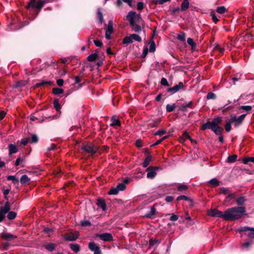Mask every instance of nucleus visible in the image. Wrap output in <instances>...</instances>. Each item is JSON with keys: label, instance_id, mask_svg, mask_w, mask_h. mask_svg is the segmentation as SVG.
<instances>
[{"label": "nucleus", "instance_id": "obj_56", "mask_svg": "<svg viewBox=\"0 0 254 254\" xmlns=\"http://www.w3.org/2000/svg\"><path fill=\"white\" fill-rule=\"evenodd\" d=\"M208 99H213L215 98V95L212 92H209L207 95Z\"/></svg>", "mask_w": 254, "mask_h": 254}, {"label": "nucleus", "instance_id": "obj_48", "mask_svg": "<svg viewBox=\"0 0 254 254\" xmlns=\"http://www.w3.org/2000/svg\"><path fill=\"white\" fill-rule=\"evenodd\" d=\"M158 125V122L157 121H152L150 123H149L148 125V128H152L154 127H157Z\"/></svg>", "mask_w": 254, "mask_h": 254}, {"label": "nucleus", "instance_id": "obj_30", "mask_svg": "<svg viewBox=\"0 0 254 254\" xmlns=\"http://www.w3.org/2000/svg\"><path fill=\"white\" fill-rule=\"evenodd\" d=\"M8 181H12L13 184H16L19 183V180L15 176H8L7 178Z\"/></svg>", "mask_w": 254, "mask_h": 254}, {"label": "nucleus", "instance_id": "obj_23", "mask_svg": "<svg viewBox=\"0 0 254 254\" xmlns=\"http://www.w3.org/2000/svg\"><path fill=\"white\" fill-rule=\"evenodd\" d=\"M44 247L48 251L51 252L55 249L56 245L53 243H49L44 246Z\"/></svg>", "mask_w": 254, "mask_h": 254}, {"label": "nucleus", "instance_id": "obj_61", "mask_svg": "<svg viewBox=\"0 0 254 254\" xmlns=\"http://www.w3.org/2000/svg\"><path fill=\"white\" fill-rule=\"evenodd\" d=\"M38 137L37 136L35 135V134H33L31 136V142L32 143H36L38 141Z\"/></svg>", "mask_w": 254, "mask_h": 254}, {"label": "nucleus", "instance_id": "obj_41", "mask_svg": "<svg viewBox=\"0 0 254 254\" xmlns=\"http://www.w3.org/2000/svg\"><path fill=\"white\" fill-rule=\"evenodd\" d=\"M80 225L82 227H89L91 226V223L88 220L81 221Z\"/></svg>", "mask_w": 254, "mask_h": 254}, {"label": "nucleus", "instance_id": "obj_38", "mask_svg": "<svg viewBox=\"0 0 254 254\" xmlns=\"http://www.w3.org/2000/svg\"><path fill=\"white\" fill-rule=\"evenodd\" d=\"M131 37L132 38V41L133 40L136 41L138 42H141V38L137 34H131Z\"/></svg>", "mask_w": 254, "mask_h": 254}, {"label": "nucleus", "instance_id": "obj_59", "mask_svg": "<svg viewBox=\"0 0 254 254\" xmlns=\"http://www.w3.org/2000/svg\"><path fill=\"white\" fill-rule=\"evenodd\" d=\"M161 84L164 86H168V82L165 78H162L161 80Z\"/></svg>", "mask_w": 254, "mask_h": 254}, {"label": "nucleus", "instance_id": "obj_14", "mask_svg": "<svg viewBox=\"0 0 254 254\" xmlns=\"http://www.w3.org/2000/svg\"><path fill=\"white\" fill-rule=\"evenodd\" d=\"M184 87V84L182 82H180L178 84L174 86V87L169 88L168 91L171 92L172 94L178 92L180 89Z\"/></svg>", "mask_w": 254, "mask_h": 254}, {"label": "nucleus", "instance_id": "obj_20", "mask_svg": "<svg viewBox=\"0 0 254 254\" xmlns=\"http://www.w3.org/2000/svg\"><path fill=\"white\" fill-rule=\"evenodd\" d=\"M30 181V178L26 175H23L21 177L20 183L22 185H25L28 183Z\"/></svg>", "mask_w": 254, "mask_h": 254}, {"label": "nucleus", "instance_id": "obj_36", "mask_svg": "<svg viewBox=\"0 0 254 254\" xmlns=\"http://www.w3.org/2000/svg\"><path fill=\"white\" fill-rule=\"evenodd\" d=\"M53 104H54V107L56 109V110L59 112L61 109V106L59 104V100L58 99H55L54 100V102H53Z\"/></svg>", "mask_w": 254, "mask_h": 254}, {"label": "nucleus", "instance_id": "obj_63", "mask_svg": "<svg viewBox=\"0 0 254 254\" xmlns=\"http://www.w3.org/2000/svg\"><path fill=\"white\" fill-rule=\"evenodd\" d=\"M220 192H221V193H222L224 194H226L228 192V190L227 189H226L224 187H222L220 188Z\"/></svg>", "mask_w": 254, "mask_h": 254}, {"label": "nucleus", "instance_id": "obj_1", "mask_svg": "<svg viewBox=\"0 0 254 254\" xmlns=\"http://www.w3.org/2000/svg\"><path fill=\"white\" fill-rule=\"evenodd\" d=\"M246 212L242 206H235L227 209L224 213L218 209H213L208 211L207 214L211 217L223 218L226 221H235L240 219Z\"/></svg>", "mask_w": 254, "mask_h": 254}, {"label": "nucleus", "instance_id": "obj_53", "mask_svg": "<svg viewBox=\"0 0 254 254\" xmlns=\"http://www.w3.org/2000/svg\"><path fill=\"white\" fill-rule=\"evenodd\" d=\"M214 50L215 51H218L219 53L222 54L224 51V49L222 48H221L220 46H219L218 45H216L215 48H214Z\"/></svg>", "mask_w": 254, "mask_h": 254}, {"label": "nucleus", "instance_id": "obj_9", "mask_svg": "<svg viewBox=\"0 0 254 254\" xmlns=\"http://www.w3.org/2000/svg\"><path fill=\"white\" fill-rule=\"evenodd\" d=\"M158 169L159 168L157 167L149 166L146 169L147 178L151 179H154L157 175L156 170Z\"/></svg>", "mask_w": 254, "mask_h": 254}, {"label": "nucleus", "instance_id": "obj_60", "mask_svg": "<svg viewBox=\"0 0 254 254\" xmlns=\"http://www.w3.org/2000/svg\"><path fill=\"white\" fill-rule=\"evenodd\" d=\"M5 213L0 210V222H1L5 218Z\"/></svg>", "mask_w": 254, "mask_h": 254}, {"label": "nucleus", "instance_id": "obj_15", "mask_svg": "<svg viewBox=\"0 0 254 254\" xmlns=\"http://www.w3.org/2000/svg\"><path fill=\"white\" fill-rule=\"evenodd\" d=\"M156 212V209H155V207L153 206L151 207L150 211L149 212L145 214L143 217L144 218L152 219V218H154V216L155 215Z\"/></svg>", "mask_w": 254, "mask_h": 254}, {"label": "nucleus", "instance_id": "obj_29", "mask_svg": "<svg viewBox=\"0 0 254 254\" xmlns=\"http://www.w3.org/2000/svg\"><path fill=\"white\" fill-rule=\"evenodd\" d=\"M132 42V38L131 35L126 36L123 39V43L124 44H128Z\"/></svg>", "mask_w": 254, "mask_h": 254}, {"label": "nucleus", "instance_id": "obj_28", "mask_svg": "<svg viewBox=\"0 0 254 254\" xmlns=\"http://www.w3.org/2000/svg\"><path fill=\"white\" fill-rule=\"evenodd\" d=\"M246 200V199L245 198V197L241 196L236 199V202L238 205L242 206Z\"/></svg>", "mask_w": 254, "mask_h": 254}, {"label": "nucleus", "instance_id": "obj_2", "mask_svg": "<svg viewBox=\"0 0 254 254\" xmlns=\"http://www.w3.org/2000/svg\"><path fill=\"white\" fill-rule=\"evenodd\" d=\"M127 18L135 32H138L141 31V26L135 23L136 20L141 19L139 15L136 14L134 12H129L127 16Z\"/></svg>", "mask_w": 254, "mask_h": 254}, {"label": "nucleus", "instance_id": "obj_32", "mask_svg": "<svg viewBox=\"0 0 254 254\" xmlns=\"http://www.w3.org/2000/svg\"><path fill=\"white\" fill-rule=\"evenodd\" d=\"M98 58V55L96 54H92L90 55L87 57V60L90 62L95 61Z\"/></svg>", "mask_w": 254, "mask_h": 254}, {"label": "nucleus", "instance_id": "obj_4", "mask_svg": "<svg viewBox=\"0 0 254 254\" xmlns=\"http://www.w3.org/2000/svg\"><path fill=\"white\" fill-rule=\"evenodd\" d=\"M221 122L222 118L220 117H217L214 119L212 122H210V129L217 135L221 134L223 130V128L219 126Z\"/></svg>", "mask_w": 254, "mask_h": 254}, {"label": "nucleus", "instance_id": "obj_22", "mask_svg": "<svg viewBox=\"0 0 254 254\" xmlns=\"http://www.w3.org/2000/svg\"><path fill=\"white\" fill-rule=\"evenodd\" d=\"M190 2L189 0H184L182 3L181 8L182 11L186 10L189 7Z\"/></svg>", "mask_w": 254, "mask_h": 254}, {"label": "nucleus", "instance_id": "obj_3", "mask_svg": "<svg viewBox=\"0 0 254 254\" xmlns=\"http://www.w3.org/2000/svg\"><path fill=\"white\" fill-rule=\"evenodd\" d=\"M52 0H31L27 5V8L29 10L35 9L37 13L43 6L44 3Z\"/></svg>", "mask_w": 254, "mask_h": 254}, {"label": "nucleus", "instance_id": "obj_54", "mask_svg": "<svg viewBox=\"0 0 254 254\" xmlns=\"http://www.w3.org/2000/svg\"><path fill=\"white\" fill-rule=\"evenodd\" d=\"M29 141V139L28 138H23L21 141L20 143L23 145H26L28 142Z\"/></svg>", "mask_w": 254, "mask_h": 254}, {"label": "nucleus", "instance_id": "obj_62", "mask_svg": "<svg viewBox=\"0 0 254 254\" xmlns=\"http://www.w3.org/2000/svg\"><path fill=\"white\" fill-rule=\"evenodd\" d=\"M151 160H144V161L142 163L143 167L144 168L147 167Z\"/></svg>", "mask_w": 254, "mask_h": 254}, {"label": "nucleus", "instance_id": "obj_39", "mask_svg": "<svg viewBox=\"0 0 254 254\" xmlns=\"http://www.w3.org/2000/svg\"><path fill=\"white\" fill-rule=\"evenodd\" d=\"M52 82L50 81H43L42 82H40L39 83H38L36 84V87H38L41 86H43L44 85H51Z\"/></svg>", "mask_w": 254, "mask_h": 254}, {"label": "nucleus", "instance_id": "obj_47", "mask_svg": "<svg viewBox=\"0 0 254 254\" xmlns=\"http://www.w3.org/2000/svg\"><path fill=\"white\" fill-rule=\"evenodd\" d=\"M117 188H118V190H124L126 189V186L124 183H121L118 185Z\"/></svg>", "mask_w": 254, "mask_h": 254}, {"label": "nucleus", "instance_id": "obj_27", "mask_svg": "<svg viewBox=\"0 0 254 254\" xmlns=\"http://www.w3.org/2000/svg\"><path fill=\"white\" fill-rule=\"evenodd\" d=\"M176 105L175 104H168L166 106V111L167 112H171L173 111L176 108Z\"/></svg>", "mask_w": 254, "mask_h": 254}, {"label": "nucleus", "instance_id": "obj_50", "mask_svg": "<svg viewBox=\"0 0 254 254\" xmlns=\"http://www.w3.org/2000/svg\"><path fill=\"white\" fill-rule=\"evenodd\" d=\"M210 122H208L206 123L203 124L201 127V129L202 130H205L207 128L210 129Z\"/></svg>", "mask_w": 254, "mask_h": 254}, {"label": "nucleus", "instance_id": "obj_37", "mask_svg": "<svg viewBox=\"0 0 254 254\" xmlns=\"http://www.w3.org/2000/svg\"><path fill=\"white\" fill-rule=\"evenodd\" d=\"M236 196V194L235 193H229V194L226 197L225 201H230L231 199L235 198Z\"/></svg>", "mask_w": 254, "mask_h": 254}, {"label": "nucleus", "instance_id": "obj_45", "mask_svg": "<svg viewBox=\"0 0 254 254\" xmlns=\"http://www.w3.org/2000/svg\"><path fill=\"white\" fill-rule=\"evenodd\" d=\"M231 124H234V123L231 122V119H230V121L229 122H227L225 126V130L226 131L229 132L231 130Z\"/></svg>", "mask_w": 254, "mask_h": 254}, {"label": "nucleus", "instance_id": "obj_43", "mask_svg": "<svg viewBox=\"0 0 254 254\" xmlns=\"http://www.w3.org/2000/svg\"><path fill=\"white\" fill-rule=\"evenodd\" d=\"M226 11V9L223 6L218 7L216 9V11L220 14H223Z\"/></svg>", "mask_w": 254, "mask_h": 254}, {"label": "nucleus", "instance_id": "obj_57", "mask_svg": "<svg viewBox=\"0 0 254 254\" xmlns=\"http://www.w3.org/2000/svg\"><path fill=\"white\" fill-rule=\"evenodd\" d=\"M179 218V217L177 215L173 214L172 216L170 218V220L172 221H176Z\"/></svg>", "mask_w": 254, "mask_h": 254}, {"label": "nucleus", "instance_id": "obj_64", "mask_svg": "<svg viewBox=\"0 0 254 254\" xmlns=\"http://www.w3.org/2000/svg\"><path fill=\"white\" fill-rule=\"evenodd\" d=\"M137 8L138 10H142L143 8V4L141 2H139L137 5Z\"/></svg>", "mask_w": 254, "mask_h": 254}, {"label": "nucleus", "instance_id": "obj_18", "mask_svg": "<svg viewBox=\"0 0 254 254\" xmlns=\"http://www.w3.org/2000/svg\"><path fill=\"white\" fill-rule=\"evenodd\" d=\"M9 154H12L17 152V148L15 144H10L8 145Z\"/></svg>", "mask_w": 254, "mask_h": 254}, {"label": "nucleus", "instance_id": "obj_33", "mask_svg": "<svg viewBox=\"0 0 254 254\" xmlns=\"http://www.w3.org/2000/svg\"><path fill=\"white\" fill-rule=\"evenodd\" d=\"M177 38L180 41H185L186 40V34L184 32H181L178 35Z\"/></svg>", "mask_w": 254, "mask_h": 254}, {"label": "nucleus", "instance_id": "obj_52", "mask_svg": "<svg viewBox=\"0 0 254 254\" xmlns=\"http://www.w3.org/2000/svg\"><path fill=\"white\" fill-rule=\"evenodd\" d=\"M211 16L212 17V19L215 23L217 22L218 21V18L216 17L215 13L214 11H212L211 13Z\"/></svg>", "mask_w": 254, "mask_h": 254}, {"label": "nucleus", "instance_id": "obj_35", "mask_svg": "<svg viewBox=\"0 0 254 254\" xmlns=\"http://www.w3.org/2000/svg\"><path fill=\"white\" fill-rule=\"evenodd\" d=\"M119 192V190L117 188H112L108 193L110 195L117 194Z\"/></svg>", "mask_w": 254, "mask_h": 254}, {"label": "nucleus", "instance_id": "obj_19", "mask_svg": "<svg viewBox=\"0 0 254 254\" xmlns=\"http://www.w3.org/2000/svg\"><path fill=\"white\" fill-rule=\"evenodd\" d=\"M187 139H189L190 141H192V139L190 136L187 132L183 133V135L180 138V141L183 143Z\"/></svg>", "mask_w": 254, "mask_h": 254}, {"label": "nucleus", "instance_id": "obj_5", "mask_svg": "<svg viewBox=\"0 0 254 254\" xmlns=\"http://www.w3.org/2000/svg\"><path fill=\"white\" fill-rule=\"evenodd\" d=\"M237 231L241 233L242 237L247 236L250 239V240H253L254 238V228L243 227L238 229Z\"/></svg>", "mask_w": 254, "mask_h": 254}, {"label": "nucleus", "instance_id": "obj_44", "mask_svg": "<svg viewBox=\"0 0 254 254\" xmlns=\"http://www.w3.org/2000/svg\"><path fill=\"white\" fill-rule=\"evenodd\" d=\"M113 30H112V29H107L106 30V34H105V37H106V38L107 39H110V38H111V35L113 32Z\"/></svg>", "mask_w": 254, "mask_h": 254}, {"label": "nucleus", "instance_id": "obj_11", "mask_svg": "<svg viewBox=\"0 0 254 254\" xmlns=\"http://www.w3.org/2000/svg\"><path fill=\"white\" fill-rule=\"evenodd\" d=\"M246 114H243L241 115L239 118H237L236 116H233L231 117V122L234 123L235 126H239L244 120L245 118Z\"/></svg>", "mask_w": 254, "mask_h": 254}, {"label": "nucleus", "instance_id": "obj_42", "mask_svg": "<svg viewBox=\"0 0 254 254\" xmlns=\"http://www.w3.org/2000/svg\"><path fill=\"white\" fill-rule=\"evenodd\" d=\"M111 126H120V121L118 119H115L114 118H112V123L111 124Z\"/></svg>", "mask_w": 254, "mask_h": 254}, {"label": "nucleus", "instance_id": "obj_25", "mask_svg": "<svg viewBox=\"0 0 254 254\" xmlns=\"http://www.w3.org/2000/svg\"><path fill=\"white\" fill-rule=\"evenodd\" d=\"M187 42L189 45H190L191 47V49L192 50H194L196 48V44L193 41V39L191 38H189L187 39Z\"/></svg>", "mask_w": 254, "mask_h": 254}, {"label": "nucleus", "instance_id": "obj_51", "mask_svg": "<svg viewBox=\"0 0 254 254\" xmlns=\"http://www.w3.org/2000/svg\"><path fill=\"white\" fill-rule=\"evenodd\" d=\"M166 132V130L164 129L159 130L157 131L154 134L155 135H162L164 134Z\"/></svg>", "mask_w": 254, "mask_h": 254}, {"label": "nucleus", "instance_id": "obj_46", "mask_svg": "<svg viewBox=\"0 0 254 254\" xmlns=\"http://www.w3.org/2000/svg\"><path fill=\"white\" fill-rule=\"evenodd\" d=\"M63 90L59 88H55L53 89V92L56 95L61 94L63 92Z\"/></svg>", "mask_w": 254, "mask_h": 254}, {"label": "nucleus", "instance_id": "obj_8", "mask_svg": "<svg viewBox=\"0 0 254 254\" xmlns=\"http://www.w3.org/2000/svg\"><path fill=\"white\" fill-rule=\"evenodd\" d=\"M98 148V147L97 146L92 143L88 144L82 147V149L85 152L91 154H94L96 152Z\"/></svg>", "mask_w": 254, "mask_h": 254}, {"label": "nucleus", "instance_id": "obj_34", "mask_svg": "<svg viewBox=\"0 0 254 254\" xmlns=\"http://www.w3.org/2000/svg\"><path fill=\"white\" fill-rule=\"evenodd\" d=\"M97 18L99 20V22L101 24L104 21L103 16L102 12H101L100 9L98 10L97 13Z\"/></svg>", "mask_w": 254, "mask_h": 254}, {"label": "nucleus", "instance_id": "obj_24", "mask_svg": "<svg viewBox=\"0 0 254 254\" xmlns=\"http://www.w3.org/2000/svg\"><path fill=\"white\" fill-rule=\"evenodd\" d=\"M208 183L211 185L213 187H216L219 186L220 185V182L218 181L216 179L213 178L209 181Z\"/></svg>", "mask_w": 254, "mask_h": 254}, {"label": "nucleus", "instance_id": "obj_26", "mask_svg": "<svg viewBox=\"0 0 254 254\" xmlns=\"http://www.w3.org/2000/svg\"><path fill=\"white\" fill-rule=\"evenodd\" d=\"M7 213V217L9 220H13L15 219L17 215L16 212L12 211H9Z\"/></svg>", "mask_w": 254, "mask_h": 254}, {"label": "nucleus", "instance_id": "obj_17", "mask_svg": "<svg viewBox=\"0 0 254 254\" xmlns=\"http://www.w3.org/2000/svg\"><path fill=\"white\" fill-rule=\"evenodd\" d=\"M69 246L70 249L75 253L79 252L80 250V246L77 244H70Z\"/></svg>", "mask_w": 254, "mask_h": 254}, {"label": "nucleus", "instance_id": "obj_31", "mask_svg": "<svg viewBox=\"0 0 254 254\" xmlns=\"http://www.w3.org/2000/svg\"><path fill=\"white\" fill-rule=\"evenodd\" d=\"M160 243V241L157 239H150L149 240V247H153L155 245H158Z\"/></svg>", "mask_w": 254, "mask_h": 254}, {"label": "nucleus", "instance_id": "obj_55", "mask_svg": "<svg viewBox=\"0 0 254 254\" xmlns=\"http://www.w3.org/2000/svg\"><path fill=\"white\" fill-rule=\"evenodd\" d=\"M155 50V48L154 43L153 42L150 43L149 51L150 52H154Z\"/></svg>", "mask_w": 254, "mask_h": 254}, {"label": "nucleus", "instance_id": "obj_13", "mask_svg": "<svg viewBox=\"0 0 254 254\" xmlns=\"http://www.w3.org/2000/svg\"><path fill=\"white\" fill-rule=\"evenodd\" d=\"M96 205L102 208L103 211L107 210V205L105 200L102 198H99L97 200Z\"/></svg>", "mask_w": 254, "mask_h": 254}, {"label": "nucleus", "instance_id": "obj_58", "mask_svg": "<svg viewBox=\"0 0 254 254\" xmlns=\"http://www.w3.org/2000/svg\"><path fill=\"white\" fill-rule=\"evenodd\" d=\"M174 199V197L173 196H167L165 198V201L167 202H171L173 201Z\"/></svg>", "mask_w": 254, "mask_h": 254}, {"label": "nucleus", "instance_id": "obj_21", "mask_svg": "<svg viewBox=\"0 0 254 254\" xmlns=\"http://www.w3.org/2000/svg\"><path fill=\"white\" fill-rule=\"evenodd\" d=\"M10 209V203L8 201H7L5 203L4 207L0 209V210L2 211L3 213L6 214L8 211H9Z\"/></svg>", "mask_w": 254, "mask_h": 254}, {"label": "nucleus", "instance_id": "obj_49", "mask_svg": "<svg viewBox=\"0 0 254 254\" xmlns=\"http://www.w3.org/2000/svg\"><path fill=\"white\" fill-rule=\"evenodd\" d=\"M188 189L187 186L181 184L178 187V190L179 191H183L187 190Z\"/></svg>", "mask_w": 254, "mask_h": 254}, {"label": "nucleus", "instance_id": "obj_16", "mask_svg": "<svg viewBox=\"0 0 254 254\" xmlns=\"http://www.w3.org/2000/svg\"><path fill=\"white\" fill-rule=\"evenodd\" d=\"M253 244V240H248L242 245L241 247L242 249L248 250L252 247Z\"/></svg>", "mask_w": 254, "mask_h": 254}, {"label": "nucleus", "instance_id": "obj_7", "mask_svg": "<svg viewBox=\"0 0 254 254\" xmlns=\"http://www.w3.org/2000/svg\"><path fill=\"white\" fill-rule=\"evenodd\" d=\"M95 238H99L100 240L105 242L113 241V237L111 233H104L103 234L96 233L95 235Z\"/></svg>", "mask_w": 254, "mask_h": 254}, {"label": "nucleus", "instance_id": "obj_40", "mask_svg": "<svg viewBox=\"0 0 254 254\" xmlns=\"http://www.w3.org/2000/svg\"><path fill=\"white\" fill-rule=\"evenodd\" d=\"M176 199L178 201L181 200H185L186 201H191V200L189 197L184 195L179 196L178 197H177Z\"/></svg>", "mask_w": 254, "mask_h": 254}, {"label": "nucleus", "instance_id": "obj_10", "mask_svg": "<svg viewBox=\"0 0 254 254\" xmlns=\"http://www.w3.org/2000/svg\"><path fill=\"white\" fill-rule=\"evenodd\" d=\"M88 248L92 252H94V254H102L100 248L94 242H90L88 244Z\"/></svg>", "mask_w": 254, "mask_h": 254}, {"label": "nucleus", "instance_id": "obj_12", "mask_svg": "<svg viewBox=\"0 0 254 254\" xmlns=\"http://www.w3.org/2000/svg\"><path fill=\"white\" fill-rule=\"evenodd\" d=\"M0 237L5 240L7 241H12L16 238H17V236L15 235H13L11 233H9L7 232H3L0 234Z\"/></svg>", "mask_w": 254, "mask_h": 254}, {"label": "nucleus", "instance_id": "obj_6", "mask_svg": "<svg viewBox=\"0 0 254 254\" xmlns=\"http://www.w3.org/2000/svg\"><path fill=\"white\" fill-rule=\"evenodd\" d=\"M79 235V232L75 231L74 232L65 233L63 235V237L66 241H74L78 239Z\"/></svg>", "mask_w": 254, "mask_h": 254}]
</instances>
